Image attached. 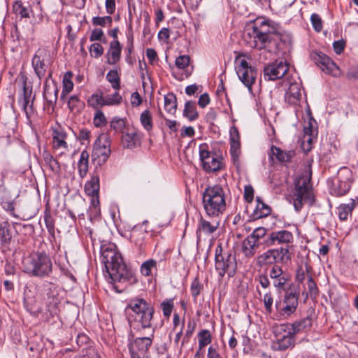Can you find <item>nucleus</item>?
Returning <instances> with one entry per match:
<instances>
[{
    "mask_svg": "<svg viewBox=\"0 0 358 358\" xmlns=\"http://www.w3.org/2000/svg\"><path fill=\"white\" fill-rule=\"evenodd\" d=\"M100 254L101 263L104 265L103 274L106 280L114 285L117 292V283L124 287L137 282L133 270L124 263L121 254L117 251L116 245L113 243H106L101 245Z\"/></svg>",
    "mask_w": 358,
    "mask_h": 358,
    "instance_id": "nucleus-1",
    "label": "nucleus"
},
{
    "mask_svg": "<svg viewBox=\"0 0 358 358\" xmlns=\"http://www.w3.org/2000/svg\"><path fill=\"white\" fill-rule=\"evenodd\" d=\"M243 39L251 48L274 52L278 49L281 38L279 33L274 31L269 20L257 19L244 32Z\"/></svg>",
    "mask_w": 358,
    "mask_h": 358,
    "instance_id": "nucleus-2",
    "label": "nucleus"
},
{
    "mask_svg": "<svg viewBox=\"0 0 358 358\" xmlns=\"http://www.w3.org/2000/svg\"><path fill=\"white\" fill-rule=\"evenodd\" d=\"M128 322L134 329H145L152 327L155 313L154 307L143 298L131 299L127 305Z\"/></svg>",
    "mask_w": 358,
    "mask_h": 358,
    "instance_id": "nucleus-3",
    "label": "nucleus"
},
{
    "mask_svg": "<svg viewBox=\"0 0 358 358\" xmlns=\"http://www.w3.org/2000/svg\"><path fill=\"white\" fill-rule=\"evenodd\" d=\"M22 270L32 277L44 278L52 273V262L45 252H34L22 259Z\"/></svg>",
    "mask_w": 358,
    "mask_h": 358,
    "instance_id": "nucleus-4",
    "label": "nucleus"
},
{
    "mask_svg": "<svg viewBox=\"0 0 358 358\" xmlns=\"http://www.w3.org/2000/svg\"><path fill=\"white\" fill-rule=\"evenodd\" d=\"M202 203L208 217H219L226 210V194L223 187L220 185L206 187L203 193Z\"/></svg>",
    "mask_w": 358,
    "mask_h": 358,
    "instance_id": "nucleus-5",
    "label": "nucleus"
},
{
    "mask_svg": "<svg viewBox=\"0 0 358 358\" xmlns=\"http://www.w3.org/2000/svg\"><path fill=\"white\" fill-rule=\"evenodd\" d=\"M329 193L334 196L345 195L350 189L352 184V171L347 167H341L337 176L327 180Z\"/></svg>",
    "mask_w": 358,
    "mask_h": 358,
    "instance_id": "nucleus-6",
    "label": "nucleus"
},
{
    "mask_svg": "<svg viewBox=\"0 0 358 358\" xmlns=\"http://www.w3.org/2000/svg\"><path fill=\"white\" fill-rule=\"evenodd\" d=\"M215 269L220 277L226 273L232 277L237 269V262L235 254L223 252L221 245L217 246L215 254Z\"/></svg>",
    "mask_w": 358,
    "mask_h": 358,
    "instance_id": "nucleus-7",
    "label": "nucleus"
},
{
    "mask_svg": "<svg viewBox=\"0 0 358 358\" xmlns=\"http://www.w3.org/2000/svg\"><path fill=\"white\" fill-rule=\"evenodd\" d=\"M299 290L290 289L285 292L283 298L275 301V307L279 315L287 318L293 315L298 307Z\"/></svg>",
    "mask_w": 358,
    "mask_h": 358,
    "instance_id": "nucleus-8",
    "label": "nucleus"
},
{
    "mask_svg": "<svg viewBox=\"0 0 358 358\" xmlns=\"http://www.w3.org/2000/svg\"><path fill=\"white\" fill-rule=\"evenodd\" d=\"M27 80V77L24 73H20L17 80L20 87L18 102L26 116L29 117L34 113L33 104L35 95L33 94L32 85L28 83Z\"/></svg>",
    "mask_w": 358,
    "mask_h": 358,
    "instance_id": "nucleus-9",
    "label": "nucleus"
},
{
    "mask_svg": "<svg viewBox=\"0 0 358 358\" xmlns=\"http://www.w3.org/2000/svg\"><path fill=\"white\" fill-rule=\"evenodd\" d=\"M290 259V254L287 247L268 249L257 256L256 264L263 267L268 265H278V263H284Z\"/></svg>",
    "mask_w": 358,
    "mask_h": 358,
    "instance_id": "nucleus-10",
    "label": "nucleus"
},
{
    "mask_svg": "<svg viewBox=\"0 0 358 358\" xmlns=\"http://www.w3.org/2000/svg\"><path fill=\"white\" fill-rule=\"evenodd\" d=\"M311 178V171L306 172L304 178L299 179L296 183V192L294 194V207L296 211H299L303 206L304 201L312 202L313 200L309 183Z\"/></svg>",
    "mask_w": 358,
    "mask_h": 358,
    "instance_id": "nucleus-11",
    "label": "nucleus"
},
{
    "mask_svg": "<svg viewBox=\"0 0 358 358\" xmlns=\"http://www.w3.org/2000/svg\"><path fill=\"white\" fill-rule=\"evenodd\" d=\"M235 64L236 71L239 80L251 91L252 85L256 80L257 70L249 65L248 62L241 57H236Z\"/></svg>",
    "mask_w": 358,
    "mask_h": 358,
    "instance_id": "nucleus-12",
    "label": "nucleus"
},
{
    "mask_svg": "<svg viewBox=\"0 0 358 358\" xmlns=\"http://www.w3.org/2000/svg\"><path fill=\"white\" fill-rule=\"evenodd\" d=\"M199 158L202 168L206 172H215L221 169V159L215 152L208 150V145L203 143L199 145Z\"/></svg>",
    "mask_w": 358,
    "mask_h": 358,
    "instance_id": "nucleus-13",
    "label": "nucleus"
},
{
    "mask_svg": "<svg viewBox=\"0 0 358 358\" xmlns=\"http://www.w3.org/2000/svg\"><path fill=\"white\" fill-rule=\"evenodd\" d=\"M312 58L316 65L325 73L337 77L340 76L341 71L335 62L327 55L322 52H315Z\"/></svg>",
    "mask_w": 358,
    "mask_h": 358,
    "instance_id": "nucleus-14",
    "label": "nucleus"
},
{
    "mask_svg": "<svg viewBox=\"0 0 358 358\" xmlns=\"http://www.w3.org/2000/svg\"><path fill=\"white\" fill-rule=\"evenodd\" d=\"M51 136L52 148L55 152L60 151L59 156L69 150V144L66 141L68 134L60 125L52 128Z\"/></svg>",
    "mask_w": 358,
    "mask_h": 358,
    "instance_id": "nucleus-15",
    "label": "nucleus"
},
{
    "mask_svg": "<svg viewBox=\"0 0 358 358\" xmlns=\"http://www.w3.org/2000/svg\"><path fill=\"white\" fill-rule=\"evenodd\" d=\"M289 69L286 62L275 60L264 67V76L266 80H275L282 78Z\"/></svg>",
    "mask_w": 358,
    "mask_h": 358,
    "instance_id": "nucleus-16",
    "label": "nucleus"
},
{
    "mask_svg": "<svg viewBox=\"0 0 358 358\" xmlns=\"http://www.w3.org/2000/svg\"><path fill=\"white\" fill-rule=\"evenodd\" d=\"M47 57L48 51L45 49L39 48L36 50L31 59L32 68L39 80H41L45 77L47 71L48 66L46 62Z\"/></svg>",
    "mask_w": 358,
    "mask_h": 358,
    "instance_id": "nucleus-17",
    "label": "nucleus"
},
{
    "mask_svg": "<svg viewBox=\"0 0 358 358\" xmlns=\"http://www.w3.org/2000/svg\"><path fill=\"white\" fill-rule=\"evenodd\" d=\"M153 336L154 329L150 336L136 338L134 342L129 344L131 356L135 355V357H137L138 355L143 358L152 345Z\"/></svg>",
    "mask_w": 358,
    "mask_h": 358,
    "instance_id": "nucleus-18",
    "label": "nucleus"
},
{
    "mask_svg": "<svg viewBox=\"0 0 358 358\" xmlns=\"http://www.w3.org/2000/svg\"><path fill=\"white\" fill-rule=\"evenodd\" d=\"M17 222L10 223L8 221L0 222V245L3 250L9 248L13 238L17 234L15 225ZM19 225H21L19 224Z\"/></svg>",
    "mask_w": 358,
    "mask_h": 358,
    "instance_id": "nucleus-19",
    "label": "nucleus"
},
{
    "mask_svg": "<svg viewBox=\"0 0 358 358\" xmlns=\"http://www.w3.org/2000/svg\"><path fill=\"white\" fill-rule=\"evenodd\" d=\"M294 241L293 234L286 229L273 231L269 234L268 242L271 245H280V247H287L290 250V244Z\"/></svg>",
    "mask_w": 358,
    "mask_h": 358,
    "instance_id": "nucleus-20",
    "label": "nucleus"
},
{
    "mask_svg": "<svg viewBox=\"0 0 358 358\" xmlns=\"http://www.w3.org/2000/svg\"><path fill=\"white\" fill-rule=\"evenodd\" d=\"M301 87V83H291L285 94V103L295 108L299 107L302 99Z\"/></svg>",
    "mask_w": 358,
    "mask_h": 358,
    "instance_id": "nucleus-21",
    "label": "nucleus"
},
{
    "mask_svg": "<svg viewBox=\"0 0 358 358\" xmlns=\"http://www.w3.org/2000/svg\"><path fill=\"white\" fill-rule=\"evenodd\" d=\"M99 177L96 175L92 176L90 180L87 181L85 185V192L86 193L87 195L91 196V204L94 208H96L99 204Z\"/></svg>",
    "mask_w": 358,
    "mask_h": 358,
    "instance_id": "nucleus-22",
    "label": "nucleus"
},
{
    "mask_svg": "<svg viewBox=\"0 0 358 358\" xmlns=\"http://www.w3.org/2000/svg\"><path fill=\"white\" fill-rule=\"evenodd\" d=\"M269 277L272 280L273 287L280 292L289 280L288 275L279 265H274L271 267L269 271Z\"/></svg>",
    "mask_w": 358,
    "mask_h": 358,
    "instance_id": "nucleus-23",
    "label": "nucleus"
},
{
    "mask_svg": "<svg viewBox=\"0 0 358 358\" xmlns=\"http://www.w3.org/2000/svg\"><path fill=\"white\" fill-rule=\"evenodd\" d=\"M189 62L190 57L189 55H183L176 57L175 65L177 69L182 70V73H177L173 71V76L176 79L182 80L185 78H187L191 75L192 70L189 71Z\"/></svg>",
    "mask_w": 358,
    "mask_h": 358,
    "instance_id": "nucleus-24",
    "label": "nucleus"
},
{
    "mask_svg": "<svg viewBox=\"0 0 358 358\" xmlns=\"http://www.w3.org/2000/svg\"><path fill=\"white\" fill-rule=\"evenodd\" d=\"M219 226L220 221L217 218L212 220V221H208L201 217L196 230L197 238H200L202 233L205 235L212 234L218 229Z\"/></svg>",
    "mask_w": 358,
    "mask_h": 358,
    "instance_id": "nucleus-25",
    "label": "nucleus"
},
{
    "mask_svg": "<svg viewBox=\"0 0 358 358\" xmlns=\"http://www.w3.org/2000/svg\"><path fill=\"white\" fill-rule=\"evenodd\" d=\"M121 52L122 45L120 43L117 39L110 41L106 53L107 63L110 65L117 64L120 60Z\"/></svg>",
    "mask_w": 358,
    "mask_h": 358,
    "instance_id": "nucleus-26",
    "label": "nucleus"
},
{
    "mask_svg": "<svg viewBox=\"0 0 358 358\" xmlns=\"http://www.w3.org/2000/svg\"><path fill=\"white\" fill-rule=\"evenodd\" d=\"M294 334L289 330L285 333L281 338H278L274 344L276 350L284 351L289 348L294 346L295 337Z\"/></svg>",
    "mask_w": 358,
    "mask_h": 358,
    "instance_id": "nucleus-27",
    "label": "nucleus"
},
{
    "mask_svg": "<svg viewBox=\"0 0 358 358\" xmlns=\"http://www.w3.org/2000/svg\"><path fill=\"white\" fill-rule=\"evenodd\" d=\"M13 10L15 14L20 15L21 18H29L32 13V8L29 3L22 0H16L13 4Z\"/></svg>",
    "mask_w": 358,
    "mask_h": 358,
    "instance_id": "nucleus-28",
    "label": "nucleus"
},
{
    "mask_svg": "<svg viewBox=\"0 0 358 358\" xmlns=\"http://www.w3.org/2000/svg\"><path fill=\"white\" fill-rule=\"evenodd\" d=\"M122 144L124 148L134 149L140 144V136L137 131H127L122 136Z\"/></svg>",
    "mask_w": 358,
    "mask_h": 358,
    "instance_id": "nucleus-29",
    "label": "nucleus"
},
{
    "mask_svg": "<svg viewBox=\"0 0 358 358\" xmlns=\"http://www.w3.org/2000/svg\"><path fill=\"white\" fill-rule=\"evenodd\" d=\"M312 320H313V317H312V315L310 313L306 317L293 322L291 325L290 331L294 335L299 332L306 331V330L310 329V327L312 326Z\"/></svg>",
    "mask_w": 358,
    "mask_h": 358,
    "instance_id": "nucleus-30",
    "label": "nucleus"
},
{
    "mask_svg": "<svg viewBox=\"0 0 358 358\" xmlns=\"http://www.w3.org/2000/svg\"><path fill=\"white\" fill-rule=\"evenodd\" d=\"M259 246L252 237H247L242 243L241 250L247 258L252 257L256 252V249Z\"/></svg>",
    "mask_w": 358,
    "mask_h": 358,
    "instance_id": "nucleus-31",
    "label": "nucleus"
},
{
    "mask_svg": "<svg viewBox=\"0 0 358 358\" xmlns=\"http://www.w3.org/2000/svg\"><path fill=\"white\" fill-rule=\"evenodd\" d=\"M355 206V200L352 199L350 203H342L337 207V214L339 220L341 221L347 220L348 216L352 215Z\"/></svg>",
    "mask_w": 358,
    "mask_h": 358,
    "instance_id": "nucleus-32",
    "label": "nucleus"
},
{
    "mask_svg": "<svg viewBox=\"0 0 358 358\" xmlns=\"http://www.w3.org/2000/svg\"><path fill=\"white\" fill-rule=\"evenodd\" d=\"M257 203L256 208L252 214L253 219H260L268 215L271 213V208L267 204L262 201L260 198L258 196L257 197Z\"/></svg>",
    "mask_w": 358,
    "mask_h": 358,
    "instance_id": "nucleus-33",
    "label": "nucleus"
},
{
    "mask_svg": "<svg viewBox=\"0 0 358 358\" xmlns=\"http://www.w3.org/2000/svg\"><path fill=\"white\" fill-rule=\"evenodd\" d=\"M44 222L47 230L49 234V240L51 243L55 241V220L52 217L49 210H46L44 212Z\"/></svg>",
    "mask_w": 358,
    "mask_h": 358,
    "instance_id": "nucleus-34",
    "label": "nucleus"
},
{
    "mask_svg": "<svg viewBox=\"0 0 358 358\" xmlns=\"http://www.w3.org/2000/svg\"><path fill=\"white\" fill-rule=\"evenodd\" d=\"M164 99L165 110L171 115H174L177 109L176 96L173 93H168Z\"/></svg>",
    "mask_w": 358,
    "mask_h": 358,
    "instance_id": "nucleus-35",
    "label": "nucleus"
},
{
    "mask_svg": "<svg viewBox=\"0 0 358 358\" xmlns=\"http://www.w3.org/2000/svg\"><path fill=\"white\" fill-rule=\"evenodd\" d=\"M89 106L94 109L105 106L103 93L101 90L93 93L87 100Z\"/></svg>",
    "mask_w": 358,
    "mask_h": 358,
    "instance_id": "nucleus-36",
    "label": "nucleus"
},
{
    "mask_svg": "<svg viewBox=\"0 0 358 358\" xmlns=\"http://www.w3.org/2000/svg\"><path fill=\"white\" fill-rule=\"evenodd\" d=\"M43 158L45 164L48 166L51 171L53 173H59L61 167L57 159H56L50 153L44 151L43 153Z\"/></svg>",
    "mask_w": 358,
    "mask_h": 358,
    "instance_id": "nucleus-37",
    "label": "nucleus"
},
{
    "mask_svg": "<svg viewBox=\"0 0 358 358\" xmlns=\"http://www.w3.org/2000/svg\"><path fill=\"white\" fill-rule=\"evenodd\" d=\"M58 91L57 87H55L53 88L52 92H51L50 87L47 85V80L45 81L43 95L50 106H54L56 103Z\"/></svg>",
    "mask_w": 358,
    "mask_h": 358,
    "instance_id": "nucleus-38",
    "label": "nucleus"
},
{
    "mask_svg": "<svg viewBox=\"0 0 358 358\" xmlns=\"http://www.w3.org/2000/svg\"><path fill=\"white\" fill-rule=\"evenodd\" d=\"M68 108L72 113H80L85 107V103L77 95H72L67 102Z\"/></svg>",
    "mask_w": 358,
    "mask_h": 358,
    "instance_id": "nucleus-39",
    "label": "nucleus"
},
{
    "mask_svg": "<svg viewBox=\"0 0 358 358\" xmlns=\"http://www.w3.org/2000/svg\"><path fill=\"white\" fill-rule=\"evenodd\" d=\"M183 115L189 121H194L198 118V112L194 101H188L185 103Z\"/></svg>",
    "mask_w": 358,
    "mask_h": 358,
    "instance_id": "nucleus-40",
    "label": "nucleus"
},
{
    "mask_svg": "<svg viewBox=\"0 0 358 358\" xmlns=\"http://www.w3.org/2000/svg\"><path fill=\"white\" fill-rule=\"evenodd\" d=\"M140 122L142 127L150 132L153 129L152 115L148 110H145L140 115Z\"/></svg>",
    "mask_w": 358,
    "mask_h": 358,
    "instance_id": "nucleus-41",
    "label": "nucleus"
},
{
    "mask_svg": "<svg viewBox=\"0 0 358 358\" xmlns=\"http://www.w3.org/2000/svg\"><path fill=\"white\" fill-rule=\"evenodd\" d=\"M157 269V262L153 259L145 261L140 267L141 274L145 277L152 275V271Z\"/></svg>",
    "mask_w": 358,
    "mask_h": 358,
    "instance_id": "nucleus-42",
    "label": "nucleus"
},
{
    "mask_svg": "<svg viewBox=\"0 0 358 358\" xmlns=\"http://www.w3.org/2000/svg\"><path fill=\"white\" fill-rule=\"evenodd\" d=\"M198 346L200 349H203L206 346L212 342V336L209 330L202 329L198 334Z\"/></svg>",
    "mask_w": 358,
    "mask_h": 358,
    "instance_id": "nucleus-43",
    "label": "nucleus"
},
{
    "mask_svg": "<svg viewBox=\"0 0 358 358\" xmlns=\"http://www.w3.org/2000/svg\"><path fill=\"white\" fill-rule=\"evenodd\" d=\"M73 73L71 71H67L64 76L62 82V98L71 92L73 88V83L71 80Z\"/></svg>",
    "mask_w": 358,
    "mask_h": 358,
    "instance_id": "nucleus-44",
    "label": "nucleus"
},
{
    "mask_svg": "<svg viewBox=\"0 0 358 358\" xmlns=\"http://www.w3.org/2000/svg\"><path fill=\"white\" fill-rule=\"evenodd\" d=\"M106 78L114 90H119L120 89V77L116 69L109 71Z\"/></svg>",
    "mask_w": 358,
    "mask_h": 358,
    "instance_id": "nucleus-45",
    "label": "nucleus"
},
{
    "mask_svg": "<svg viewBox=\"0 0 358 358\" xmlns=\"http://www.w3.org/2000/svg\"><path fill=\"white\" fill-rule=\"evenodd\" d=\"M271 154L275 156L276 159L281 162H289L292 157L290 152H286L275 145L271 146Z\"/></svg>",
    "mask_w": 358,
    "mask_h": 358,
    "instance_id": "nucleus-46",
    "label": "nucleus"
},
{
    "mask_svg": "<svg viewBox=\"0 0 358 358\" xmlns=\"http://www.w3.org/2000/svg\"><path fill=\"white\" fill-rule=\"evenodd\" d=\"M117 91L111 95L103 96L105 106H118L122 103V97Z\"/></svg>",
    "mask_w": 358,
    "mask_h": 358,
    "instance_id": "nucleus-47",
    "label": "nucleus"
},
{
    "mask_svg": "<svg viewBox=\"0 0 358 358\" xmlns=\"http://www.w3.org/2000/svg\"><path fill=\"white\" fill-rule=\"evenodd\" d=\"M203 288V285L199 281V279L196 277L191 283L190 285V293L193 298V301L194 303L197 301V297L201 294Z\"/></svg>",
    "mask_w": 358,
    "mask_h": 358,
    "instance_id": "nucleus-48",
    "label": "nucleus"
},
{
    "mask_svg": "<svg viewBox=\"0 0 358 358\" xmlns=\"http://www.w3.org/2000/svg\"><path fill=\"white\" fill-rule=\"evenodd\" d=\"M163 315L165 317L169 318L174 308L173 299H166L160 304Z\"/></svg>",
    "mask_w": 358,
    "mask_h": 358,
    "instance_id": "nucleus-49",
    "label": "nucleus"
},
{
    "mask_svg": "<svg viewBox=\"0 0 358 358\" xmlns=\"http://www.w3.org/2000/svg\"><path fill=\"white\" fill-rule=\"evenodd\" d=\"M240 153V142L231 143L230 148V155L234 164H238Z\"/></svg>",
    "mask_w": 358,
    "mask_h": 358,
    "instance_id": "nucleus-50",
    "label": "nucleus"
},
{
    "mask_svg": "<svg viewBox=\"0 0 358 358\" xmlns=\"http://www.w3.org/2000/svg\"><path fill=\"white\" fill-rule=\"evenodd\" d=\"M107 123L106 118L101 110H97L93 118V124L96 127H101Z\"/></svg>",
    "mask_w": 358,
    "mask_h": 358,
    "instance_id": "nucleus-51",
    "label": "nucleus"
},
{
    "mask_svg": "<svg viewBox=\"0 0 358 358\" xmlns=\"http://www.w3.org/2000/svg\"><path fill=\"white\" fill-rule=\"evenodd\" d=\"M112 17L110 16H95L92 18V22L94 26L106 27L107 24L110 25L112 23Z\"/></svg>",
    "mask_w": 358,
    "mask_h": 358,
    "instance_id": "nucleus-52",
    "label": "nucleus"
},
{
    "mask_svg": "<svg viewBox=\"0 0 358 358\" xmlns=\"http://www.w3.org/2000/svg\"><path fill=\"white\" fill-rule=\"evenodd\" d=\"M263 302L266 312L271 314L273 312V298L271 292L264 294Z\"/></svg>",
    "mask_w": 358,
    "mask_h": 358,
    "instance_id": "nucleus-53",
    "label": "nucleus"
},
{
    "mask_svg": "<svg viewBox=\"0 0 358 358\" xmlns=\"http://www.w3.org/2000/svg\"><path fill=\"white\" fill-rule=\"evenodd\" d=\"M310 22L314 30L316 32H320L323 27V22L320 16L317 13H313L310 15Z\"/></svg>",
    "mask_w": 358,
    "mask_h": 358,
    "instance_id": "nucleus-54",
    "label": "nucleus"
},
{
    "mask_svg": "<svg viewBox=\"0 0 358 358\" xmlns=\"http://www.w3.org/2000/svg\"><path fill=\"white\" fill-rule=\"evenodd\" d=\"M125 127L124 120L119 117H115L110 122V127L116 132H121Z\"/></svg>",
    "mask_w": 358,
    "mask_h": 358,
    "instance_id": "nucleus-55",
    "label": "nucleus"
},
{
    "mask_svg": "<svg viewBox=\"0 0 358 358\" xmlns=\"http://www.w3.org/2000/svg\"><path fill=\"white\" fill-rule=\"evenodd\" d=\"M89 51L92 57L99 58L103 53V48L101 44L94 43L90 46Z\"/></svg>",
    "mask_w": 358,
    "mask_h": 358,
    "instance_id": "nucleus-56",
    "label": "nucleus"
},
{
    "mask_svg": "<svg viewBox=\"0 0 358 358\" xmlns=\"http://www.w3.org/2000/svg\"><path fill=\"white\" fill-rule=\"evenodd\" d=\"M307 286L308 289V293L310 296H316L318 294V288L317 287L316 283L315 282L312 275H309L308 276V282Z\"/></svg>",
    "mask_w": 358,
    "mask_h": 358,
    "instance_id": "nucleus-57",
    "label": "nucleus"
},
{
    "mask_svg": "<svg viewBox=\"0 0 358 358\" xmlns=\"http://www.w3.org/2000/svg\"><path fill=\"white\" fill-rule=\"evenodd\" d=\"M207 358H224L219 352L217 345H211L208 348Z\"/></svg>",
    "mask_w": 358,
    "mask_h": 358,
    "instance_id": "nucleus-58",
    "label": "nucleus"
},
{
    "mask_svg": "<svg viewBox=\"0 0 358 358\" xmlns=\"http://www.w3.org/2000/svg\"><path fill=\"white\" fill-rule=\"evenodd\" d=\"M266 234V229L264 227L256 228L248 237H252L257 243H259V238L264 237Z\"/></svg>",
    "mask_w": 358,
    "mask_h": 358,
    "instance_id": "nucleus-59",
    "label": "nucleus"
},
{
    "mask_svg": "<svg viewBox=\"0 0 358 358\" xmlns=\"http://www.w3.org/2000/svg\"><path fill=\"white\" fill-rule=\"evenodd\" d=\"M255 280H257L264 289H267L270 287L271 282L266 274L258 275L256 277Z\"/></svg>",
    "mask_w": 358,
    "mask_h": 358,
    "instance_id": "nucleus-60",
    "label": "nucleus"
},
{
    "mask_svg": "<svg viewBox=\"0 0 358 358\" xmlns=\"http://www.w3.org/2000/svg\"><path fill=\"white\" fill-rule=\"evenodd\" d=\"M90 131L86 128H83L80 130L78 136L77 138L84 144L85 141L89 142L90 141Z\"/></svg>",
    "mask_w": 358,
    "mask_h": 358,
    "instance_id": "nucleus-61",
    "label": "nucleus"
},
{
    "mask_svg": "<svg viewBox=\"0 0 358 358\" xmlns=\"http://www.w3.org/2000/svg\"><path fill=\"white\" fill-rule=\"evenodd\" d=\"M254 197V189L251 185H245L244 188V198L248 202H251Z\"/></svg>",
    "mask_w": 358,
    "mask_h": 358,
    "instance_id": "nucleus-62",
    "label": "nucleus"
},
{
    "mask_svg": "<svg viewBox=\"0 0 358 358\" xmlns=\"http://www.w3.org/2000/svg\"><path fill=\"white\" fill-rule=\"evenodd\" d=\"M1 205H2L3 208L5 210L10 213L12 216H13L14 217H16V218L19 217V216L17 215L14 212L15 206H14V203L12 201H4L1 203Z\"/></svg>",
    "mask_w": 358,
    "mask_h": 358,
    "instance_id": "nucleus-63",
    "label": "nucleus"
},
{
    "mask_svg": "<svg viewBox=\"0 0 358 358\" xmlns=\"http://www.w3.org/2000/svg\"><path fill=\"white\" fill-rule=\"evenodd\" d=\"M229 134H230L231 143H236V142H240L239 132H238L237 127H236L235 126L231 127L230 130H229Z\"/></svg>",
    "mask_w": 358,
    "mask_h": 358,
    "instance_id": "nucleus-64",
    "label": "nucleus"
}]
</instances>
